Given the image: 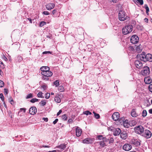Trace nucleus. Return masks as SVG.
Returning <instances> with one entry per match:
<instances>
[{"instance_id": "33", "label": "nucleus", "mask_w": 152, "mask_h": 152, "mask_svg": "<svg viewBox=\"0 0 152 152\" xmlns=\"http://www.w3.org/2000/svg\"><path fill=\"white\" fill-rule=\"evenodd\" d=\"M39 99L36 98H33L30 100V102L32 103H34L35 102L38 101Z\"/></svg>"}, {"instance_id": "54", "label": "nucleus", "mask_w": 152, "mask_h": 152, "mask_svg": "<svg viewBox=\"0 0 152 152\" xmlns=\"http://www.w3.org/2000/svg\"><path fill=\"white\" fill-rule=\"evenodd\" d=\"M58 119H56L54 121H53V124H56L57 123V122H58Z\"/></svg>"}, {"instance_id": "57", "label": "nucleus", "mask_w": 152, "mask_h": 152, "mask_svg": "<svg viewBox=\"0 0 152 152\" xmlns=\"http://www.w3.org/2000/svg\"><path fill=\"white\" fill-rule=\"evenodd\" d=\"M72 120L71 119H69L68 121V122L69 123H72Z\"/></svg>"}, {"instance_id": "5", "label": "nucleus", "mask_w": 152, "mask_h": 152, "mask_svg": "<svg viewBox=\"0 0 152 152\" xmlns=\"http://www.w3.org/2000/svg\"><path fill=\"white\" fill-rule=\"evenodd\" d=\"M150 72L149 68L147 66L144 67L142 71V74L145 76L148 75L149 74Z\"/></svg>"}, {"instance_id": "26", "label": "nucleus", "mask_w": 152, "mask_h": 152, "mask_svg": "<svg viewBox=\"0 0 152 152\" xmlns=\"http://www.w3.org/2000/svg\"><path fill=\"white\" fill-rule=\"evenodd\" d=\"M66 147L65 145L62 144L57 146V148L61 149H64Z\"/></svg>"}, {"instance_id": "44", "label": "nucleus", "mask_w": 152, "mask_h": 152, "mask_svg": "<svg viewBox=\"0 0 152 152\" xmlns=\"http://www.w3.org/2000/svg\"><path fill=\"white\" fill-rule=\"evenodd\" d=\"M9 101L10 102V103L11 104L13 105V103L12 102H13V100L12 99L11 97H10L9 98Z\"/></svg>"}, {"instance_id": "17", "label": "nucleus", "mask_w": 152, "mask_h": 152, "mask_svg": "<svg viewBox=\"0 0 152 152\" xmlns=\"http://www.w3.org/2000/svg\"><path fill=\"white\" fill-rule=\"evenodd\" d=\"M40 69L42 71L41 74L42 75L43 73H44L48 70H49V69H50V68L48 66H43L41 67Z\"/></svg>"}, {"instance_id": "39", "label": "nucleus", "mask_w": 152, "mask_h": 152, "mask_svg": "<svg viewBox=\"0 0 152 152\" xmlns=\"http://www.w3.org/2000/svg\"><path fill=\"white\" fill-rule=\"evenodd\" d=\"M49 77H47V76L43 75V76L42 77V79L44 80H47L49 79Z\"/></svg>"}, {"instance_id": "10", "label": "nucleus", "mask_w": 152, "mask_h": 152, "mask_svg": "<svg viewBox=\"0 0 152 152\" xmlns=\"http://www.w3.org/2000/svg\"><path fill=\"white\" fill-rule=\"evenodd\" d=\"M123 148L124 150L126 151H128L132 149V146L129 144H125L123 146Z\"/></svg>"}, {"instance_id": "22", "label": "nucleus", "mask_w": 152, "mask_h": 152, "mask_svg": "<svg viewBox=\"0 0 152 152\" xmlns=\"http://www.w3.org/2000/svg\"><path fill=\"white\" fill-rule=\"evenodd\" d=\"M131 115L132 117H136L138 115V114L136 113L135 109H133L132 110L131 112Z\"/></svg>"}, {"instance_id": "13", "label": "nucleus", "mask_w": 152, "mask_h": 152, "mask_svg": "<svg viewBox=\"0 0 152 152\" xmlns=\"http://www.w3.org/2000/svg\"><path fill=\"white\" fill-rule=\"evenodd\" d=\"M37 112L36 108L34 107H31L29 110V113L30 114L34 115Z\"/></svg>"}, {"instance_id": "58", "label": "nucleus", "mask_w": 152, "mask_h": 152, "mask_svg": "<svg viewBox=\"0 0 152 152\" xmlns=\"http://www.w3.org/2000/svg\"><path fill=\"white\" fill-rule=\"evenodd\" d=\"M43 120H44L46 122H47L48 121V118H42Z\"/></svg>"}, {"instance_id": "27", "label": "nucleus", "mask_w": 152, "mask_h": 152, "mask_svg": "<svg viewBox=\"0 0 152 152\" xmlns=\"http://www.w3.org/2000/svg\"><path fill=\"white\" fill-rule=\"evenodd\" d=\"M145 8L146 10V12L147 15H149L148 12L149 11V9L148 7L147 4H145L144 5Z\"/></svg>"}, {"instance_id": "15", "label": "nucleus", "mask_w": 152, "mask_h": 152, "mask_svg": "<svg viewBox=\"0 0 152 152\" xmlns=\"http://www.w3.org/2000/svg\"><path fill=\"white\" fill-rule=\"evenodd\" d=\"M120 137L121 138L124 140L126 139L128 137V134L126 132L124 131L121 132L120 134Z\"/></svg>"}, {"instance_id": "16", "label": "nucleus", "mask_w": 152, "mask_h": 152, "mask_svg": "<svg viewBox=\"0 0 152 152\" xmlns=\"http://www.w3.org/2000/svg\"><path fill=\"white\" fill-rule=\"evenodd\" d=\"M121 132V129L119 128H117L114 130L113 134L115 136H118L119 135Z\"/></svg>"}, {"instance_id": "49", "label": "nucleus", "mask_w": 152, "mask_h": 152, "mask_svg": "<svg viewBox=\"0 0 152 152\" xmlns=\"http://www.w3.org/2000/svg\"><path fill=\"white\" fill-rule=\"evenodd\" d=\"M58 90L62 92L64 91V88L62 87H59L58 88Z\"/></svg>"}, {"instance_id": "30", "label": "nucleus", "mask_w": 152, "mask_h": 152, "mask_svg": "<svg viewBox=\"0 0 152 152\" xmlns=\"http://www.w3.org/2000/svg\"><path fill=\"white\" fill-rule=\"evenodd\" d=\"M97 138L98 140H103V139L106 138L105 137H103L102 135H98L97 137Z\"/></svg>"}, {"instance_id": "43", "label": "nucleus", "mask_w": 152, "mask_h": 152, "mask_svg": "<svg viewBox=\"0 0 152 152\" xmlns=\"http://www.w3.org/2000/svg\"><path fill=\"white\" fill-rule=\"evenodd\" d=\"M4 85V83L3 81L0 80V87H3Z\"/></svg>"}, {"instance_id": "20", "label": "nucleus", "mask_w": 152, "mask_h": 152, "mask_svg": "<svg viewBox=\"0 0 152 152\" xmlns=\"http://www.w3.org/2000/svg\"><path fill=\"white\" fill-rule=\"evenodd\" d=\"M93 141L92 140L89 138H86L84 139L83 141V142L84 143L89 144L92 142Z\"/></svg>"}, {"instance_id": "31", "label": "nucleus", "mask_w": 152, "mask_h": 152, "mask_svg": "<svg viewBox=\"0 0 152 152\" xmlns=\"http://www.w3.org/2000/svg\"><path fill=\"white\" fill-rule=\"evenodd\" d=\"M43 93L41 91H40L37 94V96L38 97L44 98V97L42 96Z\"/></svg>"}, {"instance_id": "34", "label": "nucleus", "mask_w": 152, "mask_h": 152, "mask_svg": "<svg viewBox=\"0 0 152 152\" xmlns=\"http://www.w3.org/2000/svg\"><path fill=\"white\" fill-rule=\"evenodd\" d=\"M93 113L94 114V116L96 119H98L100 118V115L99 114L95 113L94 112H93Z\"/></svg>"}, {"instance_id": "24", "label": "nucleus", "mask_w": 152, "mask_h": 152, "mask_svg": "<svg viewBox=\"0 0 152 152\" xmlns=\"http://www.w3.org/2000/svg\"><path fill=\"white\" fill-rule=\"evenodd\" d=\"M123 125L126 128H128L130 126V124L128 123L127 121H125L123 122Z\"/></svg>"}, {"instance_id": "12", "label": "nucleus", "mask_w": 152, "mask_h": 152, "mask_svg": "<svg viewBox=\"0 0 152 152\" xmlns=\"http://www.w3.org/2000/svg\"><path fill=\"white\" fill-rule=\"evenodd\" d=\"M76 135L77 137H79L81 134L82 132V129L80 127H77L75 129Z\"/></svg>"}, {"instance_id": "63", "label": "nucleus", "mask_w": 152, "mask_h": 152, "mask_svg": "<svg viewBox=\"0 0 152 152\" xmlns=\"http://www.w3.org/2000/svg\"><path fill=\"white\" fill-rule=\"evenodd\" d=\"M56 10H53L52 12L53 14H55L56 12Z\"/></svg>"}, {"instance_id": "45", "label": "nucleus", "mask_w": 152, "mask_h": 152, "mask_svg": "<svg viewBox=\"0 0 152 152\" xmlns=\"http://www.w3.org/2000/svg\"><path fill=\"white\" fill-rule=\"evenodd\" d=\"M148 89L150 92L152 93V84H151L149 85Z\"/></svg>"}, {"instance_id": "23", "label": "nucleus", "mask_w": 152, "mask_h": 152, "mask_svg": "<svg viewBox=\"0 0 152 152\" xmlns=\"http://www.w3.org/2000/svg\"><path fill=\"white\" fill-rule=\"evenodd\" d=\"M142 46L140 45H139L137 46L136 48V50L138 53L140 52L142 50Z\"/></svg>"}, {"instance_id": "25", "label": "nucleus", "mask_w": 152, "mask_h": 152, "mask_svg": "<svg viewBox=\"0 0 152 152\" xmlns=\"http://www.w3.org/2000/svg\"><path fill=\"white\" fill-rule=\"evenodd\" d=\"M54 101L56 102L60 103L61 102V99L57 95L54 98Z\"/></svg>"}, {"instance_id": "48", "label": "nucleus", "mask_w": 152, "mask_h": 152, "mask_svg": "<svg viewBox=\"0 0 152 152\" xmlns=\"http://www.w3.org/2000/svg\"><path fill=\"white\" fill-rule=\"evenodd\" d=\"M4 92L5 95H7L8 93V90L7 89L4 88Z\"/></svg>"}, {"instance_id": "35", "label": "nucleus", "mask_w": 152, "mask_h": 152, "mask_svg": "<svg viewBox=\"0 0 152 152\" xmlns=\"http://www.w3.org/2000/svg\"><path fill=\"white\" fill-rule=\"evenodd\" d=\"M33 97V94H32L30 93L28 94L26 97V99L31 98Z\"/></svg>"}, {"instance_id": "6", "label": "nucleus", "mask_w": 152, "mask_h": 152, "mask_svg": "<svg viewBox=\"0 0 152 152\" xmlns=\"http://www.w3.org/2000/svg\"><path fill=\"white\" fill-rule=\"evenodd\" d=\"M142 135L147 138H150L151 136V133L150 131L148 130H145L143 131V132L142 133Z\"/></svg>"}, {"instance_id": "9", "label": "nucleus", "mask_w": 152, "mask_h": 152, "mask_svg": "<svg viewBox=\"0 0 152 152\" xmlns=\"http://www.w3.org/2000/svg\"><path fill=\"white\" fill-rule=\"evenodd\" d=\"M120 117V114L118 112H115L112 115V118L114 121H116L119 119Z\"/></svg>"}, {"instance_id": "8", "label": "nucleus", "mask_w": 152, "mask_h": 152, "mask_svg": "<svg viewBox=\"0 0 152 152\" xmlns=\"http://www.w3.org/2000/svg\"><path fill=\"white\" fill-rule=\"evenodd\" d=\"M109 140V139H107L106 138H104L103 139V140L100 141L98 142L100 146L103 148L106 145L105 144L106 142H108Z\"/></svg>"}, {"instance_id": "18", "label": "nucleus", "mask_w": 152, "mask_h": 152, "mask_svg": "<svg viewBox=\"0 0 152 152\" xmlns=\"http://www.w3.org/2000/svg\"><path fill=\"white\" fill-rule=\"evenodd\" d=\"M144 81L145 83L147 84H150L152 82V79L149 77H145Z\"/></svg>"}, {"instance_id": "2", "label": "nucleus", "mask_w": 152, "mask_h": 152, "mask_svg": "<svg viewBox=\"0 0 152 152\" xmlns=\"http://www.w3.org/2000/svg\"><path fill=\"white\" fill-rule=\"evenodd\" d=\"M128 17L126 14L123 10H120L118 13V18L119 20L123 21L126 20Z\"/></svg>"}, {"instance_id": "11", "label": "nucleus", "mask_w": 152, "mask_h": 152, "mask_svg": "<svg viewBox=\"0 0 152 152\" xmlns=\"http://www.w3.org/2000/svg\"><path fill=\"white\" fill-rule=\"evenodd\" d=\"M134 64L136 67L138 69L141 68L142 66V62L138 60H136L135 61Z\"/></svg>"}, {"instance_id": "50", "label": "nucleus", "mask_w": 152, "mask_h": 152, "mask_svg": "<svg viewBox=\"0 0 152 152\" xmlns=\"http://www.w3.org/2000/svg\"><path fill=\"white\" fill-rule=\"evenodd\" d=\"M118 0H109V1L111 2H112L113 3H116L117 2Z\"/></svg>"}, {"instance_id": "53", "label": "nucleus", "mask_w": 152, "mask_h": 152, "mask_svg": "<svg viewBox=\"0 0 152 152\" xmlns=\"http://www.w3.org/2000/svg\"><path fill=\"white\" fill-rule=\"evenodd\" d=\"M124 120V118L123 117H121L120 118V119L119 120V121L120 122V123L122 121H123Z\"/></svg>"}, {"instance_id": "36", "label": "nucleus", "mask_w": 152, "mask_h": 152, "mask_svg": "<svg viewBox=\"0 0 152 152\" xmlns=\"http://www.w3.org/2000/svg\"><path fill=\"white\" fill-rule=\"evenodd\" d=\"M46 24V23L44 21H42L40 22L39 23V26L40 27H42L44 25H45Z\"/></svg>"}, {"instance_id": "52", "label": "nucleus", "mask_w": 152, "mask_h": 152, "mask_svg": "<svg viewBox=\"0 0 152 152\" xmlns=\"http://www.w3.org/2000/svg\"><path fill=\"white\" fill-rule=\"evenodd\" d=\"M43 13L45 15H48L49 14V13L47 11H44L43 12Z\"/></svg>"}, {"instance_id": "41", "label": "nucleus", "mask_w": 152, "mask_h": 152, "mask_svg": "<svg viewBox=\"0 0 152 152\" xmlns=\"http://www.w3.org/2000/svg\"><path fill=\"white\" fill-rule=\"evenodd\" d=\"M0 98L3 102H4V98L2 94L1 93L0 94Z\"/></svg>"}, {"instance_id": "40", "label": "nucleus", "mask_w": 152, "mask_h": 152, "mask_svg": "<svg viewBox=\"0 0 152 152\" xmlns=\"http://www.w3.org/2000/svg\"><path fill=\"white\" fill-rule=\"evenodd\" d=\"M61 118L64 121L66 120L67 118L66 114H64V115H63L62 116Z\"/></svg>"}, {"instance_id": "1", "label": "nucleus", "mask_w": 152, "mask_h": 152, "mask_svg": "<svg viewBox=\"0 0 152 152\" xmlns=\"http://www.w3.org/2000/svg\"><path fill=\"white\" fill-rule=\"evenodd\" d=\"M133 26L132 25H129L124 27L122 29V33L124 35H126L132 31Z\"/></svg>"}, {"instance_id": "56", "label": "nucleus", "mask_w": 152, "mask_h": 152, "mask_svg": "<svg viewBox=\"0 0 152 152\" xmlns=\"http://www.w3.org/2000/svg\"><path fill=\"white\" fill-rule=\"evenodd\" d=\"M21 111H23L24 113H25L26 109L24 108H21L20 109Z\"/></svg>"}, {"instance_id": "46", "label": "nucleus", "mask_w": 152, "mask_h": 152, "mask_svg": "<svg viewBox=\"0 0 152 152\" xmlns=\"http://www.w3.org/2000/svg\"><path fill=\"white\" fill-rule=\"evenodd\" d=\"M50 96V93H46L45 94V98L46 99H48L49 98Z\"/></svg>"}, {"instance_id": "62", "label": "nucleus", "mask_w": 152, "mask_h": 152, "mask_svg": "<svg viewBox=\"0 0 152 152\" xmlns=\"http://www.w3.org/2000/svg\"><path fill=\"white\" fill-rule=\"evenodd\" d=\"M149 112L150 113L152 114V109L149 110Z\"/></svg>"}, {"instance_id": "4", "label": "nucleus", "mask_w": 152, "mask_h": 152, "mask_svg": "<svg viewBox=\"0 0 152 152\" xmlns=\"http://www.w3.org/2000/svg\"><path fill=\"white\" fill-rule=\"evenodd\" d=\"M134 130L136 133L140 134L143 132L144 128L142 126H139L135 127Z\"/></svg>"}, {"instance_id": "61", "label": "nucleus", "mask_w": 152, "mask_h": 152, "mask_svg": "<svg viewBox=\"0 0 152 152\" xmlns=\"http://www.w3.org/2000/svg\"><path fill=\"white\" fill-rule=\"evenodd\" d=\"M144 21L145 22L147 23L148 21V18H145L144 19Z\"/></svg>"}, {"instance_id": "37", "label": "nucleus", "mask_w": 152, "mask_h": 152, "mask_svg": "<svg viewBox=\"0 0 152 152\" xmlns=\"http://www.w3.org/2000/svg\"><path fill=\"white\" fill-rule=\"evenodd\" d=\"M83 113L84 114H86L87 115H91V113L89 111H86L83 112Z\"/></svg>"}, {"instance_id": "38", "label": "nucleus", "mask_w": 152, "mask_h": 152, "mask_svg": "<svg viewBox=\"0 0 152 152\" xmlns=\"http://www.w3.org/2000/svg\"><path fill=\"white\" fill-rule=\"evenodd\" d=\"M53 83L54 85H55L56 87L58 86L59 85V81L58 80H56L55 82H54Z\"/></svg>"}, {"instance_id": "19", "label": "nucleus", "mask_w": 152, "mask_h": 152, "mask_svg": "<svg viewBox=\"0 0 152 152\" xmlns=\"http://www.w3.org/2000/svg\"><path fill=\"white\" fill-rule=\"evenodd\" d=\"M53 75V73L50 71V69L49 70H48L45 72L43 73L42 75L47 76V77H51Z\"/></svg>"}, {"instance_id": "28", "label": "nucleus", "mask_w": 152, "mask_h": 152, "mask_svg": "<svg viewBox=\"0 0 152 152\" xmlns=\"http://www.w3.org/2000/svg\"><path fill=\"white\" fill-rule=\"evenodd\" d=\"M136 146H138L140 145V142L137 140H134V142H133V141L132 142Z\"/></svg>"}, {"instance_id": "51", "label": "nucleus", "mask_w": 152, "mask_h": 152, "mask_svg": "<svg viewBox=\"0 0 152 152\" xmlns=\"http://www.w3.org/2000/svg\"><path fill=\"white\" fill-rule=\"evenodd\" d=\"M42 53L43 54H48V53L51 54V52L49 51H45V52H43Z\"/></svg>"}, {"instance_id": "60", "label": "nucleus", "mask_w": 152, "mask_h": 152, "mask_svg": "<svg viewBox=\"0 0 152 152\" xmlns=\"http://www.w3.org/2000/svg\"><path fill=\"white\" fill-rule=\"evenodd\" d=\"M42 87L45 90L46 88V86L45 85H44L42 86Z\"/></svg>"}, {"instance_id": "59", "label": "nucleus", "mask_w": 152, "mask_h": 152, "mask_svg": "<svg viewBox=\"0 0 152 152\" xmlns=\"http://www.w3.org/2000/svg\"><path fill=\"white\" fill-rule=\"evenodd\" d=\"M61 112L62 110H60L59 112L57 113V115H58Z\"/></svg>"}, {"instance_id": "42", "label": "nucleus", "mask_w": 152, "mask_h": 152, "mask_svg": "<svg viewBox=\"0 0 152 152\" xmlns=\"http://www.w3.org/2000/svg\"><path fill=\"white\" fill-rule=\"evenodd\" d=\"M109 143H113L114 142V140L112 137H111L110 139H109Z\"/></svg>"}, {"instance_id": "3", "label": "nucleus", "mask_w": 152, "mask_h": 152, "mask_svg": "<svg viewBox=\"0 0 152 152\" xmlns=\"http://www.w3.org/2000/svg\"><path fill=\"white\" fill-rule=\"evenodd\" d=\"M146 55L145 53L143 52L141 54L137 55V57L138 59L145 62L147 61Z\"/></svg>"}, {"instance_id": "55", "label": "nucleus", "mask_w": 152, "mask_h": 152, "mask_svg": "<svg viewBox=\"0 0 152 152\" xmlns=\"http://www.w3.org/2000/svg\"><path fill=\"white\" fill-rule=\"evenodd\" d=\"M2 58L5 61H6L7 60V58L5 56H4V55H3V57H2Z\"/></svg>"}, {"instance_id": "21", "label": "nucleus", "mask_w": 152, "mask_h": 152, "mask_svg": "<svg viewBox=\"0 0 152 152\" xmlns=\"http://www.w3.org/2000/svg\"><path fill=\"white\" fill-rule=\"evenodd\" d=\"M147 61L152 62V55L151 54H147L146 55Z\"/></svg>"}, {"instance_id": "64", "label": "nucleus", "mask_w": 152, "mask_h": 152, "mask_svg": "<svg viewBox=\"0 0 152 152\" xmlns=\"http://www.w3.org/2000/svg\"><path fill=\"white\" fill-rule=\"evenodd\" d=\"M28 19L29 20V21H30V22L31 23H32V21L31 20V18H28Z\"/></svg>"}, {"instance_id": "14", "label": "nucleus", "mask_w": 152, "mask_h": 152, "mask_svg": "<svg viewBox=\"0 0 152 152\" xmlns=\"http://www.w3.org/2000/svg\"><path fill=\"white\" fill-rule=\"evenodd\" d=\"M55 6V4L53 3H50L46 5V7L47 10H50L53 9Z\"/></svg>"}, {"instance_id": "32", "label": "nucleus", "mask_w": 152, "mask_h": 152, "mask_svg": "<svg viewBox=\"0 0 152 152\" xmlns=\"http://www.w3.org/2000/svg\"><path fill=\"white\" fill-rule=\"evenodd\" d=\"M147 115V112L145 110H143L142 113V116L144 117H145Z\"/></svg>"}, {"instance_id": "47", "label": "nucleus", "mask_w": 152, "mask_h": 152, "mask_svg": "<svg viewBox=\"0 0 152 152\" xmlns=\"http://www.w3.org/2000/svg\"><path fill=\"white\" fill-rule=\"evenodd\" d=\"M140 5H142L143 4V0H137Z\"/></svg>"}, {"instance_id": "7", "label": "nucleus", "mask_w": 152, "mask_h": 152, "mask_svg": "<svg viewBox=\"0 0 152 152\" xmlns=\"http://www.w3.org/2000/svg\"><path fill=\"white\" fill-rule=\"evenodd\" d=\"M139 38L138 36L136 35H133L130 39L131 42L133 44H136L139 41Z\"/></svg>"}, {"instance_id": "29", "label": "nucleus", "mask_w": 152, "mask_h": 152, "mask_svg": "<svg viewBox=\"0 0 152 152\" xmlns=\"http://www.w3.org/2000/svg\"><path fill=\"white\" fill-rule=\"evenodd\" d=\"M39 104L41 106H45L46 104V101L45 100H42L39 102Z\"/></svg>"}]
</instances>
